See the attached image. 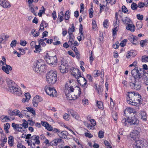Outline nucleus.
Masks as SVG:
<instances>
[{
    "instance_id": "nucleus-29",
    "label": "nucleus",
    "mask_w": 148,
    "mask_h": 148,
    "mask_svg": "<svg viewBox=\"0 0 148 148\" xmlns=\"http://www.w3.org/2000/svg\"><path fill=\"white\" fill-rule=\"evenodd\" d=\"M115 18L116 19L114 23V26L115 27H117L119 28V21L118 20V14L117 13H115Z\"/></svg>"
},
{
    "instance_id": "nucleus-24",
    "label": "nucleus",
    "mask_w": 148,
    "mask_h": 148,
    "mask_svg": "<svg viewBox=\"0 0 148 148\" xmlns=\"http://www.w3.org/2000/svg\"><path fill=\"white\" fill-rule=\"evenodd\" d=\"M126 29L128 30H130L132 32H134L135 30V27L134 25L130 23L127 25L126 27Z\"/></svg>"
},
{
    "instance_id": "nucleus-39",
    "label": "nucleus",
    "mask_w": 148,
    "mask_h": 148,
    "mask_svg": "<svg viewBox=\"0 0 148 148\" xmlns=\"http://www.w3.org/2000/svg\"><path fill=\"white\" fill-rule=\"evenodd\" d=\"M70 11L69 10L66 11L65 14V19L66 20L69 19L70 17Z\"/></svg>"
},
{
    "instance_id": "nucleus-36",
    "label": "nucleus",
    "mask_w": 148,
    "mask_h": 148,
    "mask_svg": "<svg viewBox=\"0 0 148 148\" xmlns=\"http://www.w3.org/2000/svg\"><path fill=\"white\" fill-rule=\"evenodd\" d=\"M10 127V125L9 123H6L4 125V129L6 133L9 132L8 130Z\"/></svg>"
},
{
    "instance_id": "nucleus-19",
    "label": "nucleus",
    "mask_w": 148,
    "mask_h": 148,
    "mask_svg": "<svg viewBox=\"0 0 148 148\" xmlns=\"http://www.w3.org/2000/svg\"><path fill=\"white\" fill-rule=\"evenodd\" d=\"M2 69L6 73L9 74L10 73V71L12 70V68L10 66L5 64V66L2 67Z\"/></svg>"
},
{
    "instance_id": "nucleus-55",
    "label": "nucleus",
    "mask_w": 148,
    "mask_h": 148,
    "mask_svg": "<svg viewBox=\"0 0 148 148\" xmlns=\"http://www.w3.org/2000/svg\"><path fill=\"white\" fill-rule=\"evenodd\" d=\"M127 41V40L126 39H125L123 40V41H122L120 44V45L122 47H124L125 46L126 43Z\"/></svg>"
},
{
    "instance_id": "nucleus-15",
    "label": "nucleus",
    "mask_w": 148,
    "mask_h": 148,
    "mask_svg": "<svg viewBox=\"0 0 148 148\" xmlns=\"http://www.w3.org/2000/svg\"><path fill=\"white\" fill-rule=\"evenodd\" d=\"M54 131L58 132V134L60 137L62 139H65L67 138V136L66 134L67 132L66 131H63L62 132H59L57 129H55Z\"/></svg>"
},
{
    "instance_id": "nucleus-18",
    "label": "nucleus",
    "mask_w": 148,
    "mask_h": 148,
    "mask_svg": "<svg viewBox=\"0 0 148 148\" xmlns=\"http://www.w3.org/2000/svg\"><path fill=\"white\" fill-rule=\"evenodd\" d=\"M59 69L61 73H66L67 69V64L63 62L59 67Z\"/></svg>"
},
{
    "instance_id": "nucleus-31",
    "label": "nucleus",
    "mask_w": 148,
    "mask_h": 148,
    "mask_svg": "<svg viewBox=\"0 0 148 148\" xmlns=\"http://www.w3.org/2000/svg\"><path fill=\"white\" fill-rule=\"evenodd\" d=\"M75 30L74 26V25L73 24L72 25L71 27L69 28L68 30V33L69 35H73V34L72 32H74Z\"/></svg>"
},
{
    "instance_id": "nucleus-48",
    "label": "nucleus",
    "mask_w": 148,
    "mask_h": 148,
    "mask_svg": "<svg viewBox=\"0 0 148 148\" xmlns=\"http://www.w3.org/2000/svg\"><path fill=\"white\" fill-rule=\"evenodd\" d=\"M45 9L43 6L41 8V10L38 13V15L39 16H42V13H45Z\"/></svg>"
},
{
    "instance_id": "nucleus-30",
    "label": "nucleus",
    "mask_w": 148,
    "mask_h": 148,
    "mask_svg": "<svg viewBox=\"0 0 148 148\" xmlns=\"http://www.w3.org/2000/svg\"><path fill=\"white\" fill-rule=\"evenodd\" d=\"M140 115L141 116V119L146 121H147V114L144 111H141L140 113Z\"/></svg>"
},
{
    "instance_id": "nucleus-60",
    "label": "nucleus",
    "mask_w": 148,
    "mask_h": 148,
    "mask_svg": "<svg viewBox=\"0 0 148 148\" xmlns=\"http://www.w3.org/2000/svg\"><path fill=\"white\" fill-rule=\"evenodd\" d=\"M16 40H13L11 43L10 45L12 47L16 46Z\"/></svg>"
},
{
    "instance_id": "nucleus-53",
    "label": "nucleus",
    "mask_w": 148,
    "mask_h": 148,
    "mask_svg": "<svg viewBox=\"0 0 148 148\" xmlns=\"http://www.w3.org/2000/svg\"><path fill=\"white\" fill-rule=\"evenodd\" d=\"M93 75L94 77H96L99 76L100 74H99V71L98 70H95L93 72Z\"/></svg>"
},
{
    "instance_id": "nucleus-34",
    "label": "nucleus",
    "mask_w": 148,
    "mask_h": 148,
    "mask_svg": "<svg viewBox=\"0 0 148 148\" xmlns=\"http://www.w3.org/2000/svg\"><path fill=\"white\" fill-rule=\"evenodd\" d=\"M26 109L28 111V112L31 113L34 116H35V111L33 108L29 107H27Z\"/></svg>"
},
{
    "instance_id": "nucleus-13",
    "label": "nucleus",
    "mask_w": 148,
    "mask_h": 148,
    "mask_svg": "<svg viewBox=\"0 0 148 148\" xmlns=\"http://www.w3.org/2000/svg\"><path fill=\"white\" fill-rule=\"evenodd\" d=\"M128 39L134 45H136L138 44V37L136 36L133 35H130L128 38Z\"/></svg>"
},
{
    "instance_id": "nucleus-51",
    "label": "nucleus",
    "mask_w": 148,
    "mask_h": 148,
    "mask_svg": "<svg viewBox=\"0 0 148 148\" xmlns=\"http://www.w3.org/2000/svg\"><path fill=\"white\" fill-rule=\"evenodd\" d=\"M129 119H124L122 120V123L124 124L125 125H127V123H129Z\"/></svg>"
},
{
    "instance_id": "nucleus-43",
    "label": "nucleus",
    "mask_w": 148,
    "mask_h": 148,
    "mask_svg": "<svg viewBox=\"0 0 148 148\" xmlns=\"http://www.w3.org/2000/svg\"><path fill=\"white\" fill-rule=\"evenodd\" d=\"M29 7L30 9L32 12L33 14L36 16V13H35L34 10V6L32 4L29 5Z\"/></svg>"
},
{
    "instance_id": "nucleus-4",
    "label": "nucleus",
    "mask_w": 148,
    "mask_h": 148,
    "mask_svg": "<svg viewBox=\"0 0 148 148\" xmlns=\"http://www.w3.org/2000/svg\"><path fill=\"white\" fill-rule=\"evenodd\" d=\"M45 59L47 63L51 65H55L58 62L57 58L56 55L50 56L47 53L45 56Z\"/></svg>"
},
{
    "instance_id": "nucleus-64",
    "label": "nucleus",
    "mask_w": 148,
    "mask_h": 148,
    "mask_svg": "<svg viewBox=\"0 0 148 148\" xmlns=\"http://www.w3.org/2000/svg\"><path fill=\"white\" fill-rule=\"evenodd\" d=\"M92 28L93 29H95L97 27L96 21L95 20H93L92 21Z\"/></svg>"
},
{
    "instance_id": "nucleus-27",
    "label": "nucleus",
    "mask_w": 148,
    "mask_h": 148,
    "mask_svg": "<svg viewBox=\"0 0 148 148\" xmlns=\"http://www.w3.org/2000/svg\"><path fill=\"white\" fill-rule=\"evenodd\" d=\"M127 112L129 113L130 114L132 113L134 114L136 113V111L135 109L132 108L128 107L125 110L124 114H126V113Z\"/></svg>"
},
{
    "instance_id": "nucleus-20",
    "label": "nucleus",
    "mask_w": 148,
    "mask_h": 148,
    "mask_svg": "<svg viewBox=\"0 0 148 148\" xmlns=\"http://www.w3.org/2000/svg\"><path fill=\"white\" fill-rule=\"evenodd\" d=\"M139 134V132L136 130H134L131 132L130 134V137L133 140H134L136 139V136H138Z\"/></svg>"
},
{
    "instance_id": "nucleus-59",
    "label": "nucleus",
    "mask_w": 148,
    "mask_h": 148,
    "mask_svg": "<svg viewBox=\"0 0 148 148\" xmlns=\"http://www.w3.org/2000/svg\"><path fill=\"white\" fill-rule=\"evenodd\" d=\"M21 112L22 114H25V116H26L27 117H28L29 119H30L29 116V115L28 113V110H23L21 111Z\"/></svg>"
},
{
    "instance_id": "nucleus-37",
    "label": "nucleus",
    "mask_w": 148,
    "mask_h": 148,
    "mask_svg": "<svg viewBox=\"0 0 148 148\" xmlns=\"http://www.w3.org/2000/svg\"><path fill=\"white\" fill-rule=\"evenodd\" d=\"M135 55V54L133 51H130L127 54L126 57L127 58H129L131 57H134Z\"/></svg>"
},
{
    "instance_id": "nucleus-8",
    "label": "nucleus",
    "mask_w": 148,
    "mask_h": 148,
    "mask_svg": "<svg viewBox=\"0 0 148 148\" xmlns=\"http://www.w3.org/2000/svg\"><path fill=\"white\" fill-rule=\"evenodd\" d=\"M70 72L76 79L81 75L80 71L78 69L74 67L71 68Z\"/></svg>"
},
{
    "instance_id": "nucleus-57",
    "label": "nucleus",
    "mask_w": 148,
    "mask_h": 148,
    "mask_svg": "<svg viewBox=\"0 0 148 148\" xmlns=\"http://www.w3.org/2000/svg\"><path fill=\"white\" fill-rule=\"evenodd\" d=\"M82 101L83 104L84 106H86L89 104L88 100L87 99L84 98L83 99Z\"/></svg>"
},
{
    "instance_id": "nucleus-9",
    "label": "nucleus",
    "mask_w": 148,
    "mask_h": 148,
    "mask_svg": "<svg viewBox=\"0 0 148 148\" xmlns=\"http://www.w3.org/2000/svg\"><path fill=\"white\" fill-rule=\"evenodd\" d=\"M146 145L145 146L139 140H136L134 143L133 148H148V145Z\"/></svg>"
},
{
    "instance_id": "nucleus-22",
    "label": "nucleus",
    "mask_w": 148,
    "mask_h": 148,
    "mask_svg": "<svg viewBox=\"0 0 148 148\" xmlns=\"http://www.w3.org/2000/svg\"><path fill=\"white\" fill-rule=\"evenodd\" d=\"M0 5L4 8H9L10 7V4L5 0H1L0 1Z\"/></svg>"
},
{
    "instance_id": "nucleus-58",
    "label": "nucleus",
    "mask_w": 148,
    "mask_h": 148,
    "mask_svg": "<svg viewBox=\"0 0 148 148\" xmlns=\"http://www.w3.org/2000/svg\"><path fill=\"white\" fill-rule=\"evenodd\" d=\"M89 17L90 18H92L93 17L92 14L93 12V10L92 8H90L89 10Z\"/></svg>"
},
{
    "instance_id": "nucleus-42",
    "label": "nucleus",
    "mask_w": 148,
    "mask_h": 148,
    "mask_svg": "<svg viewBox=\"0 0 148 148\" xmlns=\"http://www.w3.org/2000/svg\"><path fill=\"white\" fill-rule=\"evenodd\" d=\"M98 107L99 108L101 109H103V104L102 102L101 101H97V102Z\"/></svg>"
},
{
    "instance_id": "nucleus-25",
    "label": "nucleus",
    "mask_w": 148,
    "mask_h": 148,
    "mask_svg": "<svg viewBox=\"0 0 148 148\" xmlns=\"http://www.w3.org/2000/svg\"><path fill=\"white\" fill-rule=\"evenodd\" d=\"M122 21L124 24L127 25L132 23L131 20L128 17H125L122 18Z\"/></svg>"
},
{
    "instance_id": "nucleus-32",
    "label": "nucleus",
    "mask_w": 148,
    "mask_h": 148,
    "mask_svg": "<svg viewBox=\"0 0 148 148\" xmlns=\"http://www.w3.org/2000/svg\"><path fill=\"white\" fill-rule=\"evenodd\" d=\"M0 119L1 122H7L10 120L9 118L6 116H5L3 115L1 116L0 117Z\"/></svg>"
},
{
    "instance_id": "nucleus-63",
    "label": "nucleus",
    "mask_w": 148,
    "mask_h": 148,
    "mask_svg": "<svg viewBox=\"0 0 148 148\" xmlns=\"http://www.w3.org/2000/svg\"><path fill=\"white\" fill-rule=\"evenodd\" d=\"M136 16L138 20L142 21L143 19V15H140L138 14Z\"/></svg>"
},
{
    "instance_id": "nucleus-52",
    "label": "nucleus",
    "mask_w": 148,
    "mask_h": 148,
    "mask_svg": "<svg viewBox=\"0 0 148 148\" xmlns=\"http://www.w3.org/2000/svg\"><path fill=\"white\" fill-rule=\"evenodd\" d=\"M98 135L100 138H102L104 136V132L102 131H100L98 133Z\"/></svg>"
},
{
    "instance_id": "nucleus-61",
    "label": "nucleus",
    "mask_w": 148,
    "mask_h": 148,
    "mask_svg": "<svg viewBox=\"0 0 148 148\" xmlns=\"http://www.w3.org/2000/svg\"><path fill=\"white\" fill-rule=\"evenodd\" d=\"M39 43V45H42V46H45L46 44L45 42L43 41V40L42 39H40L38 42Z\"/></svg>"
},
{
    "instance_id": "nucleus-1",
    "label": "nucleus",
    "mask_w": 148,
    "mask_h": 148,
    "mask_svg": "<svg viewBox=\"0 0 148 148\" xmlns=\"http://www.w3.org/2000/svg\"><path fill=\"white\" fill-rule=\"evenodd\" d=\"M133 77L130 78L129 85L131 88L136 90H139L141 87V82L140 79V75H137V71L133 69L131 71Z\"/></svg>"
},
{
    "instance_id": "nucleus-44",
    "label": "nucleus",
    "mask_w": 148,
    "mask_h": 148,
    "mask_svg": "<svg viewBox=\"0 0 148 148\" xmlns=\"http://www.w3.org/2000/svg\"><path fill=\"white\" fill-rule=\"evenodd\" d=\"M70 37L69 38V40L68 42V43L69 45H72L73 44L74 41L73 38V35L69 36Z\"/></svg>"
},
{
    "instance_id": "nucleus-40",
    "label": "nucleus",
    "mask_w": 148,
    "mask_h": 148,
    "mask_svg": "<svg viewBox=\"0 0 148 148\" xmlns=\"http://www.w3.org/2000/svg\"><path fill=\"white\" fill-rule=\"evenodd\" d=\"M64 15L61 14H59L58 17L57 18V22L60 23L63 20Z\"/></svg>"
},
{
    "instance_id": "nucleus-12",
    "label": "nucleus",
    "mask_w": 148,
    "mask_h": 148,
    "mask_svg": "<svg viewBox=\"0 0 148 148\" xmlns=\"http://www.w3.org/2000/svg\"><path fill=\"white\" fill-rule=\"evenodd\" d=\"M42 100V98L39 96H36L35 97L33 100L32 103L33 106L34 107H36L38 103Z\"/></svg>"
},
{
    "instance_id": "nucleus-26",
    "label": "nucleus",
    "mask_w": 148,
    "mask_h": 148,
    "mask_svg": "<svg viewBox=\"0 0 148 148\" xmlns=\"http://www.w3.org/2000/svg\"><path fill=\"white\" fill-rule=\"evenodd\" d=\"M8 113L10 116L18 115L20 113V111L18 110L15 109L12 111L10 110L8 111Z\"/></svg>"
},
{
    "instance_id": "nucleus-17",
    "label": "nucleus",
    "mask_w": 148,
    "mask_h": 148,
    "mask_svg": "<svg viewBox=\"0 0 148 148\" xmlns=\"http://www.w3.org/2000/svg\"><path fill=\"white\" fill-rule=\"evenodd\" d=\"M78 83L82 86H85L86 84V81L85 79L82 77L81 75L77 79Z\"/></svg>"
},
{
    "instance_id": "nucleus-45",
    "label": "nucleus",
    "mask_w": 148,
    "mask_h": 148,
    "mask_svg": "<svg viewBox=\"0 0 148 148\" xmlns=\"http://www.w3.org/2000/svg\"><path fill=\"white\" fill-rule=\"evenodd\" d=\"M58 143L56 139H55L53 140L51 142H50L49 143V145H57Z\"/></svg>"
},
{
    "instance_id": "nucleus-3",
    "label": "nucleus",
    "mask_w": 148,
    "mask_h": 148,
    "mask_svg": "<svg viewBox=\"0 0 148 148\" xmlns=\"http://www.w3.org/2000/svg\"><path fill=\"white\" fill-rule=\"evenodd\" d=\"M46 78L48 83L54 84L56 82L57 78L56 72L54 71H50L47 74Z\"/></svg>"
},
{
    "instance_id": "nucleus-7",
    "label": "nucleus",
    "mask_w": 148,
    "mask_h": 148,
    "mask_svg": "<svg viewBox=\"0 0 148 148\" xmlns=\"http://www.w3.org/2000/svg\"><path fill=\"white\" fill-rule=\"evenodd\" d=\"M68 93H66L69 96H70L69 95V93L71 92L72 93H74L78 94V95H80L81 94V91L80 88L77 86L74 87H68Z\"/></svg>"
},
{
    "instance_id": "nucleus-5",
    "label": "nucleus",
    "mask_w": 148,
    "mask_h": 148,
    "mask_svg": "<svg viewBox=\"0 0 148 148\" xmlns=\"http://www.w3.org/2000/svg\"><path fill=\"white\" fill-rule=\"evenodd\" d=\"M45 90L47 94L51 97H56L57 92L54 87H50L48 86H46L45 88Z\"/></svg>"
},
{
    "instance_id": "nucleus-33",
    "label": "nucleus",
    "mask_w": 148,
    "mask_h": 148,
    "mask_svg": "<svg viewBox=\"0 0 148 148\" xmlns=\"http://www.w3.org/2000/svg\"><path fill=\"white\" fill-rule=\"evenodd\" d=\"M14 143V138L11 136H10L8 137V143L9 145L10 146L12 147Z\"/></svg>"
},
{
    "instance_id": "nucleus-50",
    "label": "nucleus",
    "mask_w": 148,
    "mask_h": 148,
    "mask_svg": "<svg viewBox=\"0 0 148 148\" xmlns=\"http://www.w3.org/2000/svg\"><path fill=\"white\" fill-rule=\"evenodd\" d=\"M112 116L114 119V120L115 121H116L117 119V116H118V114L117 113H116L114 112H113L112 113Z\"/></svg>"
},
{
    "instance_id": "nucleus-62",
    "label": "nucleus",
    "mask_w": 148,
    "mask_h": 148,
    "mask_svg": "<svg viewBox=\"0 0 148 148\" xmlns=\"http://www.w3.org/2000/svg\"><path fill=\"white\" fill-rule=\"evenodd\" d=\"M72 116L77 120H78L80 118L79 116L76 112H75Z\"/></svg>"
},
{
    "instance_id": "nucleus-11",
    "label": "nucleus",
    "mask_w": 148,
    "mask_h": 148,
    "mask_svg": "<svg viewBox=\"0 0 148 148\" xmlns=\"http://www.w3.org/2000/svg\"><path fill=\"white\" fill-rule=\"evenodd\" d=\"M69 96L66 94H65L67 99L70 100H74L77 99L78 96H79L80 95H78V94L72 92H69Z\"/></svg>"
},
{
    "instance_id": "nucleus-14",
    "label": "nucleus",
    "mask_w": 148,
    "mask_h": 148,
    "mask_svg": "<svg viewBox=\"0 0 148 148\" xmlns=\"http://www.w3.org/2000/svg\"><path fill=\"white\" fill-rule=\"evenodd\" d=\"M6 82L7 86L8 88V90L9 91L12 92V88L13 87H14V85H16L15 82L10 79H7Z\"/></svg>"
},
{
    "instance_id": "nucleus-10",
    "label": "nucleus",
    "mask_w": 148,
    "mask_h": 148,
    "mask_svg": "<svg viewBox=\"0 0 148 148\" xmlns=\"http://www.w3.org/2000/svg\"><path fill=\"white\" fill-rule=\"evenodd\" d=\"M74 82L73 80H69L68 81L66 82L65 86V89L64 92L65 93H68V87H74L75 86L74 85Z\"/></svg>"
},
{
    "instance_id": "nucleus-47",
    "label": "nucleus",
    "mask_w": 148,
    "mask_h": 148,
    "mask_svg": "<svg viewBox=\"0 0 148 148\" xmlns=\"http://www.w3.org/2000/svg\"><path fill=\"white\" fill-rule=\"evenodd\" d=\"M147 42L148 40H142L140 41V44L141 46L143 47L146 45V43H147Z\"/></svg>"
},
{
    "instance_id": "nucleus-54",
    "label": "nucleus",
    "mask_w": 148,
    "mask_h": 148,
    "mask_svg": "<svg viewBox=\"0 0 148 148\" xmlns=\"http://www.w3.org/2000/svg\"><path fill=\"white\" fill-rule=\"evenodd\" d=\"M142 62H148V56H144L142 57Z\"/></svg>"
},
{
    "instance_id": "nucleus-41",
    "label": "nucleus",
    "mask_w": 148,
    "mask_h": 148,
    "mask_svg": "<svg viewBox=\"0 0 148 148\" xmlns=\"http://www.w3.org/2000/svg\"><path fill=\"white\" fill-rule=\"evenodd\" d=\"M80 36L77 37V38L78 40L80 41L81 40H83L84 39V35L83 33H80Z\"/></svg>"
},
{
    "instance_id": "nucleus-21",
    "label": "nucleus",
    "mask_w": 148,
    "mask_h": 148,
    "mask_svg": "<svg viewBox=\"0 0 148 148\" xmlns=\"http://www.w3.org/2000/svg\"><path fill=\"white\" fill-rule=\"evenodd\" d=\"M129 119V123L130 124L137 125L139 123L138 120L134 116Z\"/></svg>"
},
{
    "instance_id": "nucleus-2",
    "label": "nucleus",
    "mask_w": 148,
    "mask_h": 148,
    "mask_svg": "<svg viewBox=\"0 0 148 148\" xmlns=\"http://www.w3.org/2000/svg\"><path fill=\"white\" fill-rule=\"evenodd\" d=\"M127 95L129 99H127V103L133 106H137L142 101L140 95L137 92H129Z\"/></svg>"
},
{
    "instance_id": "nucleus-6",
    "label": "nucleus",
    "mask_w": 148,
    "mask_h": 148,
    "mask_svg": "<svg viewBox=\"0 0 148 148\" xmlns=\"http://www.w3.org/2000/svg\"><path fill=\"white\" fill-rule=\"evenodd\" d=\"M134 69H136L137 71V75H140L141 76L140 77V79L142 78V79L144 81V82L146 85H148V73L144 71L143 73L139 72L138 68L136 67Z\"/></svg>"
},
{
    "instance_id": "nucleus-23",
    "label": "nucleus",
    "mask_w": 148,
    "mask_h": 148,
    "mask_svg": "<svg viewBox=\"0 0 148 148\" xmlns=\"http://www.w3.org/2000/svg\"><path fill=\"white\" fill-rule=\"evenodd\" d=\"M38 66H39V72H41L43 71L45 69V66L42 62H39L38 61Z\"/></svg>"
},
{
    "instance_id": "nucleus-49",
    "label": "nucleus",
    "mask_w": 148,
    "mask_h": 148,
    "mask_svg": "<svg viewBox=\"0 0 148 148\" xmlns=\"http://www.w3.org/2000/svg\"><path fill=\"white\" fill-rule=\"evenodd\" d=\"M131 6V8L134 10H136L138 7L137 4L134 3H132Z\"/></svg>"
},
{
    "instance_id": "nucleus-16",
    "label": "nucleus",
    "mask_w": 148,
    "mask_h": 148,
    "mask_svg": "<svg viewBox=\"0 0 148 148\" xmlns=\"http://www.w3.org/2000/svg\"><path fill=\"white\" fill-rule=\"evenodd\" d=\"M12 88V92L10 91L11 92L18 95H20L21 94L20 89L18 88L16 84V85H14V87H13Z\"/></svg>"
},
{
    "instance_id": "nucleus-46",
    "label": "nucleus",
    "mask_w": 148,
    "mask_h": 148,
    "mask_svg": "<svg viewBox=\"0 0 148 148\" xmlns=\"http://www.w3.org/2000/svg\"><path fill=\"white\" fill-rule=\"evenodd\" d=\"M143 23L141 22H138L136 23V27L138 29H140L142 27Z\"/></svg>"
},
{
    "instance_id": "nucleus-28",
    "label": "nucleus",
    "mask_w": 148,
    "mask_h": 148,
    "mask_svg": "<svg viewBox=\"0 0 148 148\" xmlns=\"http://www.w3.org/2000/svg\"><path fill=\"white\" fill-rule=\"evenodd\" d=\"M32 140H35V143H33V144L34 145L35 144L39 145L40 143V141L39 140V137L38 136H36V135H34L31 137Z\"/></svg>"
},
{
    "instance_id": "nucleus-38",
    "label": "nucleus",
    "mask_w": 148,
    "mask_h": 148,
    "mask_svg": "<svg viewBox=\"0 0 148 148\" xmlns=\"http://www.w3.org/2000/svg\"><path fill=\"white\" fill-rule=\"evenodd\" d=\"M38 61H37L36 62V65L33 67V69L34 71L38 73L39 72V66H38Z\"/></svg>"
},
{
    "instance_id": "nucleus-35",
    "label": "nucleus",
    "mask_w": 148,
    "mask_h": 148,
    "mask_svg": "<svg viewBox=\"0 0 148 148\" xmlns=\"http://www.w3.org/2000/svg\"><path fill=\"white\" fill-rule=\"evenodd\" d=\"M34 48L35 49L34 51V52L35 53H39L41 51V46L40 45L35 46Z\"/></svg>"
},
{
    "instance_id": "nucleus-56",
    "label": "nucleus",
    "mask_w": 148,
    "mask_h": 148,
    "mask_svg": "<svg viewBox=\"0 0 148 148\" xmlns=\"http://www.w3.org/2000/svg\"><path fill=\"white\" fill-rule=\"evenodd\" d=\"M118 28H117L116 27H115V28L112 30L113 33L112 35L113 36H115V35L118 31Z\"/></svg>"
}]
</instances>
